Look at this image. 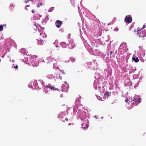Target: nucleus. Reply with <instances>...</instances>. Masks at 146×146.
<instances>
[{"instance_id": "f257e3e1", "label": "nucleus", "mask_w": 146, "mask_h": 146, "mask_svg": "<svg viewBox=\"0 0 146 146\" xmlns=\"http://www.w3.org/2000/svg\"><path fill=\"white\" fill-rule=\"evenodd\" d=\"M132 100L131 101V102H133V104L132 103L131 104V106H133L134 104L135 106L138 105L141 101V100L140 98H137L136 96H135L134 97L132 98Z\"/></svg>"}, {"instance_id": "f03ea898", "label": "nucleus", "mask_w": 146, "mask_h": 146, "mask_svg": "<svg viewBox=\"0 0 146 146\" xmlns=\"http://www.w3.org/2000/svg\"><path fill=\"white\" fill-rule=\"evenodd\" d=\"M66 43L68 46V48L70 49L73 48L75 46V44L73 43L72 40H69L68 41H67L66 42H63L62 44L64 45Z\"/></svg>"}, {"instance_id": "7ed1b4c3", "label": "nucleus", "mask_w": 146, "mask_h": 146, "mask_svg": "<svg viewBox=\"0 0 146 146\" xmlns=\"http://www.w3.org/2000/svg\"><path fill=\"white\" fill-rule=\"evenodd\" d=\"M48 59L49 60V62H50V63H52L53 65H54V64H56L57 62V60L55 58L52 57L51 56L48 58Z\"/></svg>"}, {"instance_id": "20e7f679", "label": "nucleus", "mask_w": 146, "mask_h": 146, "mask_svg": "<svg viewBox=\"0 0 146 146\" xmlns=\"http://www.w3.org/2000/svg\"><path fill=\"white\" fill-rule=\"evenodd\" d=\"M137 35L139 37H144L146 36V31H139L137 33Z\"/></svg>"}, {"instance_id": "39448f33", "label": "nucleus", "mask_w": 146, "mask_h": 146, "mask_svg": "<svg viewBox=\"0 0 146 146\" xmlns=\"http://www.w3.org/2000/svg\"><path fill=\"white\" fill-rule=\"evenodd\" d=\"M132 19L131 15L126 16L125 19V21L126 23H129L132 21Z\"/></svg>"}, {"instance_id": "423d86ee", "label": "nucleus", "mask_w": 146, "mask_h": 146, "mask_svg": "<svg viewBox=\"0 0 146 146\" xmlns=\"http://www.w3.org/2000/svg\"><path fill=\"white\" fill-rule=\"evenodd\" d=\"M42 35L41 33L40 35V37L39 38L40 40L37 39L38 41V42L41 45H42L44 43V41H45L44 37L41 38V35Z\"/></svg>"}, {"instance_id": "0eeeda50", "label": "nucleus", "mask_w": 146, "mask_h": 146, "mask_svg": "<svg viewBox=\"0 0 146 146\" xmlns=\"http://www.w3.org/2000/svg\"><path fill=\"white\" fill-rule=\"evenodd\" d=\"M62 24V21L59 20H56L55 23L56 26L57 28H60Z\"/></svg>"}, {"instance_id": "6e6552de", "label": "nucleus", "mask_w": 146, "mask_h": 146, "mask_svg": "<svg viewBox=\"0 0 146 146\" xmlns=\"http://www.w3.org/2000/svg\"><path fill=\"white\" fill-rule=\"evenodd\" d=\"M54 86H52L49 85H46V87L48 88H49L51 90H58L57 88L54 87Z\"/></svg>"}, {"instance_id": "1a4fd4ad", "label": "nucleus", "mask_w": 146, "mask_h": 146, "mask_svg": "<svg viewBox=\"0 0 146 146\" xmlns=\"http://www.w3.org/2000/svg\"><path fill=\"white\" fill-rule=\"evenodd\" d=\"M132 60L135 62H137L139 61V59L137 57H133L132 58Z\"/></svg>"}, {"instance_id": "9d476101", "label": "nucleus", "mask_w": 146, "mask_h": 146, "mask_svg": "<svg viewBox=\"0 0 146 146\" xmlns=\"http://www.w3.org/2000/svg\"><path fill=\"white\" fill-rule=\"evenodd\" d=\"M5 25H3V26L2 25H0V31H1L3 30V26Z\"/></svg>"}, {"instance_id": "9b49d317", "label": "nucleus", "mask_w": 146, "mask_h": 146, "mask_svg": "<svg viewBox=\"0 0 146 146\" xmlns=\"http://www.w3.org/2000/svg\"><path fill=\"white\" fill-rule=\"evenodd\" d=\"M61 120L62 121H63V122H65V121H68V119L67 117H65V118L64 119H61Z\"/></svg>"}, {"instance_id": "f8f14e48", "label": "nucleus", "mask_w": 146, "mask_h": 146, "mask_svg": "<svg viewBox=\"0 0 146 146\" xmlns=\"http://www.w3.org/2000/svg\"><path fill=\"white\" fill-rule=\"evenodd\" d=\"M42 3H39L38 5L37 6V7H40L41 6H42Z\"/></svg>"}, {"instance_id": "ddd939ff", "label": "nucleus", "mask_w": 146, "mask_h": 146, "mask_svg": "<svg viewBox=\"0 0 146 146\" xmlns=\"http://www.w3.org/2000/svg\"><path fill=\"white\" fill-rule=\"evenodd\" d=\"M106 94H105V95L106 94L107 95H108V96H109V95L110 93V92H106Z\"/></svg>"}, {"instance_id": "4468645a", "label": "nucleus", "mask_w": 146, "mask_h": 146, "mask_svg": "<svg viewBox=\"0 0 146 146\" xmlns=\"http://www.w3.org/2000/svg\"><path fill=\"white\" fill-rule=\"evenodd\" d=\"M14 7V5L12 4H11L10 5V7Z\"/></svg>"}, {"instance_id": "2eb2a0df", "label": "nucleus", "mask_w": 146, "mask_h": 146, "mask_svg": "<svg viewBox=\"0 0 146 146\" xmlns=\"http://www.w3.org/2000/svg\"><path fill=\"white\" fill-rule=\"evenodd\" d=\"M14 68L16 69H17L18 68V65H17L16 66H14Z\"/></svg>"}, {"instance_id": "dca6fc26", "label": "nucleus", "mask_w": 146, "mask_h": 146, "mask_svg": "<svg viewBox=\"0 0 146 146\" xmlns=\"http://www.w3.org/2000/svg\"><path fill=\"white\" fill-rule=\"evenodd\" d=\"M128 101V99L127 98L126 99V100H125V102H127Z\"/></svg>"}, {"instance_id": "f3484780", "label": "nucleus", "mask_w": 146, "mask_h": 146, "mask_svg": "<svg viewBox=\"0 0 146 146\" xmlns=\"http://www.w3.org/2000/svg\"><path fill=\"white\" fill-rule=\"evenodd\" d=\"M37 58L36 56H33V58H32V59H33V58Z\"/></svg>"}, {"instance_id": "a211bd4d", "label": "nucleus", "mask_w": 146, "mask_h": 146, "mask_svg": "<svg viewBox=\"0 0 146 146\" xmlns=\"http://www.w3.org/2000/svg\"><path fill=\"white\" fill-rule=\"evenodd\" d=\"M32 12L33 13H34L35 12V11L34 10H33L32 11Z\"/></svg>"}, {"instance_id": "6ab92c4d", "label": "nucleus", "mask_w": 146, "mask_h": 146, "mask_svg": "<svg viewBox=\"0 0 146 146\" xmlns=\"http://www.w3.org/2000/svg\"><path fill=\"white\" fill-rule=\"evenodd\" d=\"M145 27V25H143V27L142 28V29H144Z\"/></svg>"}, {"instance_id": "aec40b11", "label": "nucleus", "mask_w": 146, "mask_h": 146, "mask_svg": "<svg viewBox=\"0 0 146 146\" xmlns=\"http://www.w3.org/2000/svg\"><path fill=\"white\" fill-rule=\"evenodd\" d=\"M113 52L111 51L110 52V55H111V54H112L113 53Z\"/></svg>"}, {"instance_id": "412c9836", "label": "nucleus", "mask_w": 146, "mask_h": 146, "mask_svg": "<svg viewBox=\"0 0 146 146\" xmlns=\"http://www.w3.org/2000/svg\"><path fill=\"white\" fill-rule=\"evenodd\" d=\"M65 119V118H64V117H61V119Z\"/></svg>"}, {"instance_id": "4be33fe9", "label": "nucleus", "mask_w": 146, "mask_h": 146, "mask_svg": "<svg viewBox=\"0 0 146 146\" xmlns=\"http://www.w3.org/2000/svg\"><path fill=\"white\" fill-rule=\"evenodd\" d=\"M94 117H95V118H97V116H96V115L94 116Z\"/></svg>"}, {"instance_id": "5701e85b", "label": "nucleus", "mask_w": 146, "mask_h": 146, "mask_svg": "<svg viewBox=\"0 0 146 146\" xmlns=\"http://www.w3.org/2000/svg\"><path fill=\"white\" fill-rule=\"evenodd\" d=\"M29 5H27V6H26V8L27 7H29ZM26 8V9H26V8Z\"/></svg>"}, {"instance_id": "b1692460", "label": "nucleus", "mask_w": 146, "mask_h": 146, "mask_svg": "<svg viewBox=\"0 0 146 146\" xmlns=\"http://www.w3.org/2000/svg\"><path fill=\"white\" fill-rule=\"evenodd\" d=\"M34 25L36 26V23H35L34 24Z\"/></svg>"}, {"instance_id": "393cba45", "label": "nucleus", "mask_w": 146, "mask_h": 146, "mask_svg": "<svg viewBox=\"0 0 146 146\" xmlns=\"http://www.w3.org/2000/svg\"><path fill=\"white\" fill-rule=\"evenodd\" d=\"M71 125V123H69L68 124V125Z\"/></svg>"}, {"instance_id": "a878e982", "label": "nucleus", "mask_w": 146, "mask_h": 146, "mask_svg": "<svg viewBox=\"0 0 146 146\" xmlns=\"http://www.w3.org/2000/svg\"><path fill=\"white\" fill-rule=\"evenodd\" d=\"M74 0H71V2H72V1H74Z\"/></svg>"}, {"instance_id": "bb28decb", "label": "nucleus", "mask_w": 146, "mask_h": 146, "mask_svg": "<svg viewBox=\"0 0 146 146\" xmlns=\"http://www.w3.org/2000/svg\"><path fill=\"white\" fill-rule=\"evenodd\" d=\"M74 60H75L74 59V61H73V62H74Z\"/></svg>"}]
</instances>
